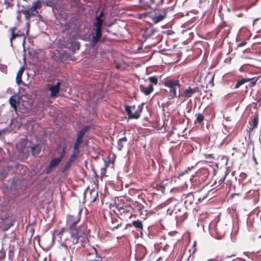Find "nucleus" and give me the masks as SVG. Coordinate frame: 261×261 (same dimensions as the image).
I'll return each instance as SVG.
<instances>
[{
  "instance_id": "nucleus-27",
  "label": "nucleus",
  "mask_w": 261,
  "mask_h": 261,
  "mask_svg": "<svg viewBox=\"0 0 261 261\" xmlns=\"http://www.w3.org/2000/svg\"><path fill=\"white\" fill-rule=\"evenodd\" d=\"M249 80L247 78H243L241 80L239 81L235 85V88H238L240 87L242 85L246 83Z\"/></svg>"
},
{
  "instance_id": "nucleus-5",
  "label": "nucleus",
  "mask_w": 261,
  "mask_h": 261,
  "mask_svg": "<svg viewBox=\"0 0 261 261\" xmlns=\"http://www.w3.org/2000/svg\"><path fill=\"white\" fill-rule=\"evenodd\" d=\"M61 85V82L58 81L55 85L49 86V90L50 91V97L53 98L57 96L60 91Z\"/></svg>"
},
{
  "instance_id": "nucleus-21",
  "label": "nucleus",
  "mask_w": 261,
  "mask_h": 261,
  "mask_svg": "<svg viewBox=\"0 0 261 261\" xmlns=\"http://www.w3.org/2000/svg\"><path fill=\"white\" fill-rule=\"evenodd\" d=\"M196 120H195L194 123L195 124L198 123L201 124L203 121V120L204 119V117L202 114L201 113H198L196 114Z\"/></svg>"
},
{
  "instance_id": "nucleus-31",
  "label": "nucleus",
  "mask_w": 261,
  "mask_h": 261,
  "mask_svg": "<svg viewBox=\"0 0 261 261\" xmlns=\"http://www.w3.org/2000/svg\"><path fill=\"white\" fill-rule=\"evenodd\" d=\"M13 225V223L12 222H10L7 224H5L3 226V230L4 231H7L8 230L9 228H10L12 225Z\"/></svg>"
},
{
  "instance_id": "nucleus-7",
  "label": "nucleus",
  "mask_w": 261,
  "mask_h": 261,
  "mask_svg": "<svg viewBox=\"0 0 261 261\" xmlns=\"http://www.w3.org/2000/svg\"><path fill=\"white\" fill-rule=\"evenodd\" d=\"M146 253V249L143 246H139L136 251L135 258L137 260H141L144 257Z\"/></svg>"
},
{
  "instance_id": "nucleus-34",
  "label": "nucleus",
  "mask_w": 261,
  "mask_h": 261,
  "mask_svg": "<svg viewBox=\"0 0 261 261\" xmlns=\"http://www.w3.org/2000/svg\"><path fill=\"white\" fill-rule=\"evenodd\" d=\"M79 149H80L79 147L73 145V153L72 154H74L76 158L77 154L79 152Z\"/></svg>"
},
{
  "instance_id": "nucleus-38",
  "label": "nucleus",
  "mask_w": 261,
  "mask_h": 261,
  "mask_svg": "<svg viewBox=\"0 0 261 261\" xmlns=\"http://www.w3.org/2000/svg\"><path fill=\"white\" fill-rule=\"evenodd\" d=\"M123 143L121 141L118 140V142H117V148L119 150H121L122 149V148H123Z\"/></svg>"
},
{
  "instance_id": "nucleus-26",
  "label": "nucleus",
  "mask_w": 261,
  "mask_h": 261,
  "mask_svg": "<svg viewBox=\"0 0 261 261\" xmlns=\"http://www.w3.org/2000/svg\"><path fill=\"white\" fill-rule=\"evenodd\" d=\"M133 224L135 227H136L137 228L142 229L143 227V225H142V222L138 220L133 221Z\"/></svg>"
},
{
  "instance_id": "nucleus-25",
  "label": "nucleus",
  "mask_w": 261,
  "mask_h": 261,
  "mask_svg": "<svg viewBox=\"0 0 261 261\" xmlns=\"http://www.w3.org/2000/svg\"><path fill=\"white\" fill-rule=\"evenodd\" d=\"M140 110L138 109L134 113H132L128 119H138L140 117Z\"/></svg>"
},
{
  "instance_id": "nucleus-19",
  "label": "nucleus",
  "mask_w": 261,
  "mask_h": 261,
  "mask_svg": "<svg viewBox=\"0 0 261 261\" xmlns=\"http://www.w3.org/2000/svg\"><path fill=\"white\" fill-rule=\"evenodd\" d=\"M24 71V67H21L18 72H17L16 77V82L18 85H20V83L22 82L21 80V76L22 74V73Z\"/></svg>"
},
{
  "instance_id": "nucleus-8",
  "label": "nucleus",
  "mask_w": 261,
  "mask_h": 261,
  "mask_svg": "<svg viewBox=\"0 0 261 261\" xmlns=\"http://www.w3.org/2000/svg\"><path fill=\"white\" fill-rule=\"evenodd\" d=\"M198 90V88L197 87L192 88L191 87H189L181 94V96L184 98L185 100L187 99L197 92Z\"/></svg>"
},
{
  "instance_id": "nucleus-45",
  "label": "nucleus",
  "mask_w": 261,
  "mask_h": 261,
  "mask_svg": "<svg viewBox=\"0 0 261 261\" xmlns=\"http://www.w3.org/2000/svg\"><path fill=\"white\" fill-rule=\"evenodd\" d=\"M102 15H103V12L101 11L100 14L98 16H97L96 17H99V18H101Z\"/></svg>"
},
{
  "instance_id": "nucleus-12",
  "label": "nucleus",
  "mask_w": 261,
  "mask_h": 261,
  "mask_svg": "<svg viewBox=\"0 0 261 261\" xmlns=\"http://www.w3.org/2000/svg\"><path fill=\"white\" fill-rule=\"evenodd\" d=\"M140 89L141 91L146 95L150 94L153 90V87L152 84H149L146 87L141 85L140 86Z\"/></svg>"
},
{
  "instance_id": "nucleus-49",
  "label": "nucleus",
  "mask_w": 261,
  "mask_h": 261,
  "mask_svg": "<svg viewBox=\"0 0 261 261\" xmlns=\"http://www.w3.org/2000/svg\"><path fill=\"white\" fill-rule=\"evenodd\" d=\"M141 210V205L139 206V210Z\"/></svg>"
},
{
  "instance_id": "nucleus-13",
  "label": "nucleus",
  "mask_w": 261,
  "mask_h": 261,
  "mask_svg": "<svg viewBox=\"0 0 261 261\" xmlns=\"http://www.w3.org/2000/svg\"><path fill=\"white\" fill-rule=\"evenodd\" d=\"M121 225V222L115 218H111V223L109 224V228L112 230H114L119 228Z\"/></svg>"
},
{
  "instance_id": "nucleus-43",
  "label": "nucleus",
  "mask_w": 261,
  "mask_h": 261,
  "mask_svg": "<svg viewBox=\"0 0 261 261\" xmlns=\"http://www.w3.org/2000/svg\"><path fill=\"white\" fill-rule=\"evenodd\" d=\"M146 33L147 34L148 33H149V35H151L153 33V31L152 30V29H151V30H148L147 31H146Z\"/></svg>"
},
{
  "instance_id": "nucleus-46",
  "label": "nucleus",
  "mask_w": 261,
  "mask_h": 261,
  "mask_svg": "<svg viewBox=\"0 0 261 261\" xmlns=\"http://www.w3.org/2000/svg\"><path fill=\"white\" fill-rule=\"evenodd\" d=\"M217 240H220L222 239V237L221 236H218L217 237H215Z\"/></svg>"
},
{
  "instance_id": "nucleus-48",
  "label": "nucleus",
  "mask_w": 261,
  "mask_h": 261,
  "mask_svg": "<svg viewBox=\"0 0 261 261\" xmlns=\"http://www.w3.org/2000/svg\"><path fill=\"white\" fill-rule=\"evenodd\" d=\"M258 19H259V18H256V19H254V22H255V21H256L258 20Z\"/></svg>"
},
{
  "instance_id": "nucleus-41",
  "label": "nucleus",
  "mask_w": 261,
  "mask_h": 261,
  "mask_svg": "<svg viewBox=\"0 0 261 261\" xmlns=\"http://www.w3.org/2000/svg\"><path fill=\"white\" fill-rule=\"evenodd\" d=\"M247 44V42L246 41H243L240 43H239L238 44V47H243L244 46Z\"/></svg>"
},
{
  "instance_id": "nucleus-39",
  "label": "nucleus",
  "mask_w": 261,
  "mask_h": 261,
  "mask_svg": "<svg viewBox=\"0 0 261 261\" xmlns=\"http://www.w3.org/2000/svg\"><path fill=\"white\" fill-rule=\"evenodd\" d=\"M225 175L224 177H223L221 178L219 180V181H218L219 185H221L222 184H223V183L224 182V180H225Z\"/></svg>"
},
{
  "instance_id": "nucleus-1",
  "label": "nucleus",
  "mask_w": 261,
  "mask_h": 261,
  "mask_svg": "<svg viewBox=\"0 0 261 261\" xmlns=\"http://www.w3.org/2000/svg\"><path fill=\"white\" fill-rule=\"evenodd\" d=\"M81 211L74 215L67 216L66 223L67 229L62 233L61 238L64 240L66 246L72 248L74 245L77 247L84 246L88 242V238L84 234L81 226H76L81 219Z\"/></svg>"
},
{
  "instance_id": "nucleus-44",
  "label": "nucleus",
  "mask_w": 261,
  "mask_h": 261,
  "mask_svg": "<svg viewBox=\"0 0 261 261\" xmlns=\"http://www.w3.org/2000/svg\"><path fill=\"white\" fill-rule=\"evenodd\" d=\"M20 13H21V12H20V11H18V12H17L18 15H17V19H18V20H19V19H20Z\"/></svg>"
},
{
  "instance_id": "nucleus-10",
  "label": "nucleus",
  "mask_w": 261,
  "mask_h": 261,
  "mask_svg": "<svg viewBox=\"0 0 261 261\" xmlns=\"http://www.w3.org/2000/svg\"><path fill=\"white\" fill-rule=\"evenodd\" d=\"M60 162L61 161L60 160V159H58V158L52 159L49 165L45 168L46 172L47 173L50 172L51 169L57 166L60 163Z\"/></svg>"
},
{
  "instance_id": "nucleus-16",
  "label": "nucleus",
  "mask_w": 261,
  "mask_h": 261,
  "mask_svg": "<svg viewBox=\"0 0 261 261\" xmlns=\"http://www.w3.org/2000/svg\"><path fill=\"white\" fill-rule=\"evenodd\" d=\"M19 102V99L15 96H12L9 99V103L12 108L15 110L17 109V103Z\"/></svg>"
},
{
  "instance_id": "nucleus-42",
  "label": "nucleus",
  "mask_w": 261,
  "mask_h": 261,
  "mask_svg": "<svg viewBox=\"0 0 261 261\" xmlns=\"http://www.w3.org/2000/svg\"><path fill=\"white\" fill-rule=\"evenodd\" d=\"M119 140L121 141L122 143H126L127 142V138L125 137L120 138Z\"/></svg>"
},
{
  "instance_id": "nucleus-9",
  "label": "nucleus",
  "mask_w": 261,
  "mask_h": 261,
  "mask_svg": "<svg viewBox=\"0 0 261 261\" xmlns=\"http://www.w3.org/2000/svg\"><path fill=\"white\" fill-rule=\"evenodd\" d=\"M25 141L24 140L21 141L18 144L16 145V148L20 152L24 153L25 155L29 154V147H25Z\"/></svg>"
},
{
  "instance_id": "nucleus-4",
  "label": "nucleus",
  "mask_w": 261,
  "mask_h": 261,
  "mask_svg": "<svg viewBox=\"0 0 261 261\" xmlns=\"http://www.w3.org/2000/svg\"><path fill=\"white\" fill-rule=\"evenodd\" d=\"M42 1L41 0H37L33 2L31 7L29 8L30 11L31 15L33 16H37L39 13L38 9L41 7Z\"/></svg>"
},
{
  "instance_id": "nucleus-18",
  "label": "nucleus",
  "mask_w": 261,
  "mask_h": 261,
  "mask_svg": "<svg viewBox=\"0 0 261 261\" xmlns=\"http://www.w3.org/2000/svg\"><path fill=\"white\" fill-rule=\"evenodd\" d=\"M260 76H255L252 78H247L249 80L247 82H248V85L246 86L247 88L248 86L250 88L253 87L255 85L257 81L258 80Z\"/></svg>"
},
{
  "instance_id": "nucleus-30",
  "label": "nucleus",
  "mask_w": 261,
  "mask_h": 261,
  "mask_svg": "<svg viewBox=\"0 0 261 261\" xmlns=\"http://www.w3.org/2000/svg\"><path fill=\"white\" fill-rule=\"evenodd\" d=\"M44 4L45 6L53 7L54 6V3L50 0H43L42 1V4Z\"/></svg>"
},
{
  "instance_id": "nucleus-2",
  "label": "nucleus",
  "mask_w": 261,
  "mask_h": 261,
  "mask_svg": "<svg viewBox=\"0 0 261 261\" xmlns=\"http://www.w3.org/2000/svg\"><path fill=\"white\" fill-rule=\"evenodd\" d=\"M165 86L168 88L170 90V95L171 97H177V91L178 90L179 93L178 97L180 96L179 89L180 85L178 80H167L164 82Z\"/></svg>"
},
{
  "instance_id": "nucleus-50",
  "label": "nucleus",
  "mask_w": 261,
  "mask_h": 261,
  "mask_svg": "<svg viewBox=\"0 0 261 261\" xmlns=\"http://www.w3.org/2000/svg\"><path fill=\"white\" fill-rule=\"evenodd\" d=\"M184 173L180 174V175H183Z\"/></svg>"
},
{
  "instance_id": "nucleus-24",
  "label": "nucleus",
  "mask_w": 261,
  "mask_h": 261,
  "mask_svg": "<svg viewBox=\"0 0 261 261\" xmlns=\"http://www.w3.org/2000/svg\"><path fill=\"white\" fill-rule=\"evenodd\" d=\"M20 12L25 15V18L27 20H29L31 17L33 16L32 15H31V13L29 9L27 10H22Z\"/></svg>"
},
{
  "instance_id": "nucleus-40",
  "label": "nucleus",
  "mask_w": 261,
  "mask_h": 261,
  "mask_svg": "<svg viewBox=\"0 0 261 261\" xmlns=\"http://www.w3.org/2000/svg\"><path fill=\"white\" fill-rule=\"evenodd\" d=\"M163 1H164V0H160V3L158 4L156 7L153 9V11H155L157 10L158 7H159L160 5H161L163 4Z\"/></svg>"
},
{
  "instance_id": "nucleus-28",
  "label": "nucleus",
  "mask_w": 261,
  "mask_h": 261,
  "mask_svg": "<svg viewBox=\"0 0 261 261\" xmlns=\"http://www.w3.org/2000/svg\"><path fill=\"white\" fill-rule=\"evenodd\" d=\"M4 4L7 9L9 7H12L14 5L13 0H4Z\"/></svg>"
},
{
  "instance_id": "nucleus-17",
  "label": "nucleus",
  "mask_w": 261,
  "mask_h": 261,
  "mask_svg": "<svg viewBox=\"0 0 261 261\" xmlns=\"http://www.w3.org/2000/svg\"><path fill=\"white\" fill-rule=\"evenodd\" d=\"M31 151L34 156L38 155L41 151V147L39 145H36L30 147Z\"/></svg>"
},
{
  "instance_id": "nucleus-23",
  "label": "nucleus",
  "mask_w": 261,
  "mask_h": 261,
  "mask_svg": "<svg viewBox=\"0 0 261 261\" xmlns=\"http://www.w3.org/2000/svg\"><path fill=\"white\" fill-rule=\"evenodd\" d=\"M103 20L101 18L99 17H96L95 22L93 23V26L102 27L103 24Z\"/></svg>"
},
{
  "instance_id": "nucleus-32",
  "label": "nucleus",
  "mask_w": 261,
  "mask_h": 261,
  "mask_svg": "<svg viewBox=\"0 0 261 261\" xmlns=\"http://www.w3.org/2000/svg\"><path fill=\"white\" fill-rule=\"evenodd\" d=\"M125 112H126L127 115H128V117L129 118V115H130L132 113V112L131 111V107H130V106H127V105H125Z\"/></svg>"
},
{
  "instance_id": "nucleus-3",
  "label": "nucleus",
  "mask_w": 261,
  "mask_h": 261,
  "mask_svg": "<svg viewBox=\"0 0 261 261\" xmlns=\"http://www.w3.org/2000/svg\"><path fill=\"white\" fill-rule=\"evenodd\" d=\"M94 33L92 36V44L95 45L99 41L102 36V27L93 26Z\"/></svg>"
},
{
  "instance_id": "nucleus-11",
  "label": "nucleus",
  "mask_w": 261,
  "mask_h": 261,
  "mask_svg": "<svg viewBox=\"0 0 261 261\" xmlns=\"http://www.w3.org/2000/svg\"><path fill=\"white\" fill-rule=\"evenodd\" d=\"M76 159L74 154H72L69 158L68 161L66 163L62 169V172H65L66 171L68 170L72 165V163L74 162Z\"/></svg>"
},
{
  "instance_id": "nucleus-37",
  "label": "nucleus",
  "mask_w": 261,
  "mask_h": 261,
  "mask_svg": "<svg viewBox=\"0 0 261 261\" xmlns=\"http://www.w3.org/2000/svg\"><path fill=\"white\" fill-rule=\"evenodd\" d=\"M65 148L63 147L62 149V152L61 153V154L60 156L58 157V159H60V160L61 161L62 159L63 158L65 155Z\"/></svg>"
},
{
  "instance_id": "nucleus-47",
  "label": "nucleus",
  "mask_w": 261,
  "mask_h": 261,
  "mask_svg": "<svg viewBox=\"0 0 261 261\" xmlns=\"http://www.w3.org/2000/svg\"><path fill=\"white\" fill-rule=\"evenodd\" d=\"M150 4H154L155 2V0H150Z\"/></svg>"
},
{
  "instance_id": "nucleus-15",
  "label": "nucleus",
  "mask_w": 261,
  "mask_h": 261,
  "mask_svg": "<svg viewBox=\"0 0 261 261\" xmlns=\"http://www.w3.org/2000/svg\"><path fill=\"white\" fill-rule=\"evenodd\" d=\"M90 128V126H85L77 133L76 138L83 139L85 133H87Z\"/></svg>"
},
{
  "instance_id": "nucleus-29",
  "label": "nucleus",
  "mask_w": 261,
  "mask_h": 261,
  "mask_svg": "<svg viewBox=\"0 0 261 261\" xmlns=\"http://www.w3.org/2000/svg\"><path fill=\"white\" fill-rule=\"evenodd\" d=\"M148 80H149V82H150V84H152V85H153V84L156 85L158 83V78L155 76L149 77Z\"/></svg>"
},
{
  "instance_id": "nucleus-6",
  "label": "nucleus",
  "mask_w": 261,
  "mask_h": 261,
  "mask_svg": "<svg viewBox=\"0 0 261 261\" xmlns=\"http://www.w3.org/2000/svg\"><path fill=\"white\" fill-rule=\"evenodd\" d=\"M181 198L184 200L185 206L187 207L191 205L194 200V197L192 193L183 194Z\"/></svg>"
},
{
  "instance_id": "nucleus-36",
  "label": "nucleus",
  "mask_w": 261,
  "mask_h": 261,
  "mask_svg": "<svg viewBox=\"0 0 261 261\" xmlns=\"http://www.w3.org/2000/svg\"><path fill=\"white\" fill-rule=\"evenodd\" d=\"M7 175V172L3 170L2 171H0V178H5Z\"/></svg>"
},
{
  "instance_id": "nucleus-20",
  "label": "nucleus",
  "mask_w": 261,
  "mask_h": 261,
  "mask_svg": "<svg viewBox=\"0 0 261 261\" xmlns=\"http://www.w3.org/2000/svg\"><path fill=\"white\" fill-rule=\"evenodd\" d=\"M15 28H11L10 31L11 33V37L10 38V42L11 45H12V40L15 39L16 37H21L22 36L21 34H18V33H15Z\"/></svg>"
},
{
  "instance_id": "nucleus-35",
  "label": "nucleus",
  "mask_w": 261,
  "mask_h": 261,
  "mask_svg": "<svg viewBox=\"0 0 261 261\" xmlns=\"http://www.w3.org/2000/svg\"><path fill=\"white\" fill-rule=\"evenodd\" d=\"M258 124V118L257 117L253 118L252 129L257 127Z\"/></svg>"
},
{
  "instance_id": "nucleus-14",
  "label": "nucleus",
  "mask_w": 261,
  "mask_h": 261,
  "mask_svg": "<svg viewBox=\"0 0 261 261\" xmlns=\"http://www.w3.org/2000/svg\"><path fill=\"white\" fill-rule=\"evenodd\" d=\"M166 16V13H163V14L157 15L155 14L152 18V20L154 23H158L161 21H162Z\"/></svg>"
},
{
  "instance_id": "nucleus-33",
  "label": "nucleus",
  "mask_w": 261,
  "mask_h": 261,
  "mask_svg": "<svg viewBox=\"0 0 261 261\" xmlns=\"http://www.w3.org/2000/svg\"><path fill=\"white\" fill-rule=\"evenodd\" d=\"M82 142H83V139L76 138V140L74 143V145L80 147L81 144L82 143Z\"/></svg>"
},
{
  "instance_id": "nucleus-22",
  "label": "nucleus",
  "mask_w": 261,
  "mask_h": 261,
  "mask_svg": "<svg viewBox=\"0 0 261 261\" xmlns=\"http://www.w3.org/2000/svg\"><path fill=\"white\" fill-rule=\"evenodd\" d=\"M139 2L141 4V7L142 9L146 10L147 8H149L153 10V8H152L151 7L150 4H149L148 2H145L143 0H139Z\"/></svg>"
}]
</instances>
